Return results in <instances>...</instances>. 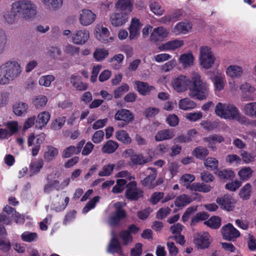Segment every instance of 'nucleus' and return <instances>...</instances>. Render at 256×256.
Listing matches in <instances>:
<instances>
[{
  "label": "nucleus",
  "instance_id": "1",
  "mask_svg": "<svg viewBox=\"0 0 256 256\" xmlns=\"http://www.w3.org/2000/svg\"><path fill=\"white\" fill-rule=\"evenodd\" d=\"M172 86L174 90L178 92H182L189 89V96L198 100H206L209 92L208 84L203 82L200 76L198 74H194L192 80L185 76L180 75L172 82Z\"/></svg>",
  "mask_w": 256,
  "mask_h": 256
},
{
  "label": "nucleus",
  "instance_id": "2",
  "mask_svg": "<svg viewBox=\"0 0 256 256\" xmlns=\"http://www.w3.org/2000/svg\"><path fill=\"white\" fill-rule=\"evenodd\" d=\"M216 114L221 118L236 120L242 124H244L246 118L244 116L241 117L238 108L232 104H224L218 102L215 108Z\"/></svg>",
  "mask_w": 256,
  "mask_h": 256
},
{
  "label": "nucleus",
  "instance_id": "3",
  "mask_svg": "<svg viewBox=\"0 0 256 256\" xmlns=\"http://www.w3.org/2000/svg\"><path fill=\"white\" fill-rule=\"evenodd\" d=\"M12 10L16 12L20 18L29 20L36 16L37 8L31 0H18L12 4Z\"/></svg>",
  "mask_w": 256,
  "mask_h": 256
},
{
  "label": "nucleus",
  "instance_id": "4",
  "mask_svg": "<svg viewBox=\"0 0 256 256\" xmlns=\"http://www.w3.org/2000/svg\"><path fill=\"white\" fill-rule=\"evenodd\" d=\"M21 72L19 64L15 61H8L0 66V84H6L18 76Z\"/></svg>",
  "mask_w": 256,
  "mask_h": 256
},
{
  "label": "nucleus",
  "instance_id": "5",
  "mask_svg": "<svg viewBox=\"0 0 256 256\" xmlns=\"http://www.w3.org/2000/svg\"><path fill=\"white\" fill-rule=\"evenodd\" d=\"M2 210V212L0 214V223L6 225L10 224L12 219H14L16 224L24 222V219L20 213L16 212L14 208L6 205ZM6 234V232L4 226L0 224V235Z\"/></svg>",
  "mask_w": 256,
  "mask_h": 256
},
{
  "label": "nucleus",
  "instance_id": "6",
  "mask_svg": "<svg viewBox=\"0 0 256 256\" xmlns=\"http://www.w3.org/2000/svg\"><path fill=\"white\" fill-rule=\"evenodd\" d=\"M114 118L116 120L120 122L118 124V127L124 128L134 120V116L130 110L122 108L116 112Z\"/></svg>",
  "mask_w": 256,
  "mask_h": 256
},
{
  "label": "nucleus",
  "instance_id": "7",
  "mask_svg": "<svg viewBox=\"0 0 256 256\" xmlns=\"http://www.w3.org/2000/svg\"><path fill=\"white\" fill-rule=\"evenodd\" d=\"M215 58L208 46L202 47L200 49V62L205 68H210L214 64Z\"/></svg>",
  "mask_w": 256,
  "mask_h": 256
},
{
  "label": "nucleus",
  "instance_id": "8",
  "mask_svg": "<svg viewBox=\"0 0 256 256\" xmlns=\"http://www.w3.org/2000/svg\"><path fill=\"white\" fill-rule=\"evenodd\" d=\"M143 194V190L137 188L136 182L132 181L126 184L125 196L128 200L136 201L142 198Z\"/></svg>",
  "mask_w": 256,
  "mask_h": 256
},
{
  "label": "nucleus",
  "instance_id": "9",
  "mask_svg": "<svg viewBox=\"0 0 256 256\" xmlns=\"http://www.w3.org/2000/svg\"><path fill=\"white\" fill-rule=\"evenodd\" d=\"M216 202L222 209L227 211L232 210L236 203V200L233 196L228 194L218 198Z\"/></svg>",
  "mask_w": 256,
  "mask_h": 256
},
{
  "label": "nucleus",
  "instance_id": "10",
  "mask_svg": "<svg viewBox=\"0 0 256 256\" xmlns=\"http://www.w3.org/2000/svg\"><path fill=\"white\" fill-rule=\"evenodd\" d=\"M146 177L141 180V184L149 188H153L156 186L154 184L157 176V170L154 168L148 167L144 172Z\"/></svg>",
  "mask_w": 256,
  "mask_h": 256
},
{
  "label": "nucleus",
  "instance_id": "11",
  "mask_svg": "<svg viewBox=\"0 0 256 256\" xmlns=\"http://www.w3.org/2000/svg\"><path fill=\"white\" fill-rule=\"evenodd\" d=\"M221 232L224 239L227 240H234L240 236V232L230 223L223 226Z\"/></svg>",
  "mask_w": 256,
  "mask_h": 256
},
{
  "label": "nucleus",
  "instance_id": "12",
  "mask_svg": "<svg viewBox=\"0 0 256 256\" xmlns=\"http://www.w3.org/2000/svg\"><path fill=\"white\" fill-rule=\"evenodd\" d=\"M96 18V14L90 10L84 9L80 14V22L84 26L90 25L94 22Z\"/></svg>",
  "mask_w": 256,
  "mask_h": 256
},
{
  "label": "nucleus",
  "instance_id": "13",
  "mask_svg": "<svg viewBox=\"0 0 256 256\" xmlns=\"http://www.w3.org/2000/svg\"><path fill=\"white\" fill-rule=\"evenodd\" d=\"M209 238L210 234L208 233L200 232L196 235L194 238V244L198 248H207L210 244Z\"/></svg>",
  "mask_w": 256,
  "mask_h": 256
},
{
  "label": "nucleus",
  "instance_id": "14",
  "mask_svg": "<svg viewBox=\"0 0 256 256\" xmlns=\"http://www.w3.org/2000/svg\"><path fill=\"white\" fill-rule=\"evenodd\" d=\"M141 26L138 19L135 18L132 19L130 25L128 28L129 38L130 40L137 39L140 34Z\"/></svg>",
  "mask_w": 256,
  "mask_h": 256
},
{
  "label": "nucleus",
  "instance_id": "15",
  "mask_svg": "<svg viewBox=\"0 0 256 256\" xmlns=\"http://www.w3.org/2000/svg\"><path fill=\"white\" fill-rule=\"evenodd\" d=\"M90 36L88 31L79 30L76 32L72 36L73 42L78 44H82L86 42Z\"/></svg>",
  "mask_w": 256,
  "mask_h": 256
},
{
  "label": "nucleus",
  "instance_id": "16",
  "mask_svg": "<svg viewBox=\"0 0 256 256\" xmlns=\"http://www.w3.org/2000/svg\"><path fill=\"white\" fill-rule=\"evenodd\" d=\"M168 31L162 26H158L154 29L150 36L151 41L156 42L167 36Z\"/></svg>",
  "mask_w": 256,
  "mask_h": 256
},
{
  "label": "nucleus",
  "instance_id": "17",
  "mask_svg": "<svg viewBox=\"0 0 256 256\" xmlns=\"http://www.w3.org/2000/svg\"><path fill=\"white\" fill-rule=\"evenodd\" d=\"M116 7L118 10L128 14L133 9L132 0H118Z\"/></svg>",
  "mask_w": 256,
  "mask_h": 256
},
{
  "label": "nucleus",
  "instance_id": "18",
  "mask_svg": "<svg viewBox=\"0 0 256 256\" xmlns=\"http://www.w3.org/2000/svg\"><path fill=\"white\" fill-rule=\"evenodd\" d=\"M112 24L115 26L122 25L128 20V16L126 12H120L115 13L111 16Z\"/></svg>",
  "mask_w": 256,
  "mask_h": 256
},
{
  "label": "nucleus",
  "instance_id": "19",
  "mask_svg": "<svg viewBox=\"0 0 256 256\" xmlns=\"http://www.w3.org/2000/svg\"><path fill=\"white\" fill-rule=\"evenodd\" d=\"M82 78L80 76L72 74L70 76V82L74 88L76 90L84 91L88 88V84L86 82H83Z\"/></svg>",
  "mask_w": 256,
  "mask_h": 256
},
{
  "label": "nucleus",
  "instance_id": "20",
  "mask_svg": "<svg viewBox=\"0 0 256 256\" xmlns=\"http://www.w3.org/2000/svg\"><path fill=\"white\" fill-rule=\"evenodd\" d=\"M28 109V104L22 102H16L12 106L13 112L18 116H24L27 114Z\"/></svg>",
  "mask_w": 256,
  "mask_h": 256
},
{
  "label": "nucleus",
  "instance_id": "21",
  "mask_svg": "<svg viewBox=\"0 0 256 256\" xmlns=\"http://www.w3.org/2000/svg\"><path fill=\"white\" fill-rule=\"evenodd\" d=\"M218 178L224 182L227 180H232L234 178L236 174L232 170L227 168L222 170H218L214 172Z\"/></svg>",
  "mask_w": 256,
  "mask_h": 256
},
{
  "label": "nucleus",
  "instance_id": "22",
  "mask_svg": "<svg viewBox=\"0 0 256 256\" xmlns=\"http://www.w3.org/2000/svg\"><path fill=\"white\" fill-rule=\"evenodd\" d=\"M174 136V132L172 129H166L158 131L154 136L155 140L161 142L170 140Z\"/></svg>",
  "mask_w": 256,
  "mask_h": 256
},
{
  "label": "nucleus",
  "instance_id": "23",
  "mask_svg": "<svg viewBox=\"0 0 256 256\" xmlns=\"http://www.w3.org/2000/svg\"><path fill=\"white\" fill-rule=\"evenodd\" d=\"M2 16L4 24L8 25L14 24L18 18H20L16 12L12 10V6L10 10H6L3 12Z\"/></svg>",
  "mask_w": 256,
  "mask_h": 256
},
{
  "label": "nucleus",
  "instance_id": "24",
  "mask_svg": "<svg viewBox=\"0 0 256 256\" xmlns=\"http://www.w3.org/2000/svg\"><path fill=\"white\" fill-rule=\"evenodd\" d=\"M50 114L48 112H43L40 113L36 120V127L38 129L44 128L50 120Z\"/></svg>",
  "mask_w": 256,
  "mask_h": 256
},
{
  "label": "nucleus",
  "instance_id": "25",
  "mask_svg": "<svg viewBox=\"0 0 256 256\" xmlns=\"http://www.w3.org/2000/svg\"><path fill=\"white\" fill-rule=\"evenodd\" d=\"M108 248L112 253H116L120 255L122 254L121 244L115 234H114V236L110 240Z\"/></svg>",
  "mask_w": 256,
  "mask_h": 256
},
{
  "label": "nucleus",
  "instance_id": "26",
  "mask_svg": "<svg viewBox=\"0 0 256 256\" xmlns=\"http://www.w3.org/2000/svg\"><path fill=\"white\" fill-rule=\"evenodd\" d=\"M135 84L138 92L143 96L148 94L152 90L154 89V86L148 85L146 82L138 80L136 81Z\"/></svg>",
  "mask_w": 256,
  "mask_h": 256
},
{
  "label": "nucleus",
  "instance_id": "27",
  "mask_svg": "<svg viewBox=\"0 0 256 256\" xmlns=\"http://www.w3.org/2000/svg\"><path fill=\"white\" fill-rule=\"evenodd\" d=\"M118 146L119 144L117 142L112 140H108L102 146V152L104 154H112L116 152Z\"/></svg>",
  "mask_w": 256,
  "mask_h": 256
},
{
  "label": "nucleus",
  "instance_id": "28",
  "mask_svg": "<svg viewBox=\"0 0 256 256\" xmlns=\"http://www.w3.org/2000/svg\"><path fill=\"white\" fill-rule=\"evenodd\" d=\"M192 28V24L187 22H179L174 28V32L176 34H186Z\"/></svg>",
  "mask_w": 256,
  "mask_h": 256
},
{
  "label": "nucleus",
  "instance_id": "29",
  "mask_svg": "<svg viewBox=\"0 0 256 256\" xmlns=\"http://www.w3.org/2000/svg\"><path fill=\"white\" fill-rule=\"evenodd\" d=\"M179 108L184 110H188L194 108L196 104L190 98H184L180 100L178 102Z\"/></svg>",
  "mask_w": 256,
  "mask_h": 256
},
{
  "label": "nucleus",
  "instance_id": "30",
  "mask_svg": "<svg viewBox=\"0 0 256 256\" xmlns=\"http://www.w3.org/2000/svg\"><path fill=\"white\" fill-rule=\"evenodd\" d=\"M194 58L192 53L184 54L180 58V62L186 68L192 66L194 64Z\"/></svg>",
  "mask_w": 256,
  "mask_h": 256
},
{
  "label": "nucleus",
  "instance_id": "31",
  "mask_svg": "<svg viewBox=\"0 0 256 256\" xmlns=\"http://www.w3.org/2000/svg\"><path fill=\"white\" fill-rule=\"evenodd\" d=\"M228 76L232 78H238L242 73V68L238 66L234 65L229 66L226 70Z\"/></svg>",
  "mask_w": 256,
  "mask_h": 256
},
{
  "label": "nucleus",
  "instance_id": "32",
  "mask_svg": "<svg viewBox=\"0 0 256 256\" xmlns=\"http://www.w3.org/2000/svg\"><path fill=\"white\" fill-rule=\"evenodd\" d=\"M222 220L218 216H212L209 220L204 222V224L212 229H218L221 226Z\"/></svg>",
  "mask_w": 256,
  "mask_h": 256
},
{
  "label": "nucleus",
  "instance_id": "33",
  "mask_svg": "<svg viewBox=\"0 0 256 256\" xmlns=\"http://www.w3.org/2000/svg\"><path fill=\"white\" fill-rule=\"evenodd\" d=\"M252 170L250 167H243L238 172V176L242 181H247L252 176Z\"/></svg>",
  "mask_w": 256,
  "mask_h": 256
},
{
  "label": "nucleus",
  "instance_id": "34",
  "mask_svg": "<svg viewBox=\"0 0 256 256\" xmlns=\"http://www.w3.org/2000/svg\"><path fill=\"white\" fill-rule=\"evenodd\" d=\"M58 148L51 146H48L44 154V158L46 160L51 161L58 156Z\"/></svg>",
  "mask_w": 256,
  "mask_h": 256
},
{
  "label": "nucleus",
  "instance_id": "35",
  "mask_svg": "<svg viewBox=\"0 0 256 256\" xmlns=\"http://www.w3.org/2000/svg\"><path fill=\"white\" fill-rule=\"evenodd\" d=\"M44 139L45 134H41L37 136L36 137H35L32 134L28 138V146L30 147V146H33V144H36L40 146L41 144L43 142Z\"/></svg>",
  "mask_w": 256,
  "mask_h": 256
},
{
  "label": "nucleus",
  "instance_id": "36",
  "mask_svg": "<svg viewBox=\"0 0 256 256\" xmlns=\"http://www.w3.org/2000/svg\"><path fill=\"white\" fill-rule=\"evenodd\" d=\"M244 112L249 117L256 118V102H251L245 104Z\"/></svg>",
  "mask_w": 256,
  "mask_h": 256
},
{
  "label": "nucleus",
  "instance_id": "37",
  "mask_svg": "<svg viewBox=\"0 0 256 256\" xmlns=\"http://www.w3.org/2000/svg\"><path fill=\"white\" fill-rule=\"evenodd\" d=\"M188 187L190 188V190H191L202 192H208L211 190V187L210 186L204 183L194 182L191 186H189Z\"/></svg>",
  "mask_w": 256,
  "mask_h": 256
},
{
  "label": "nucleus",
  "instance_id": "38",
  "mask_svg": "<svg viewBox=\"0 0 256 256\" xmlns=\"http://www.w3.org/2000/svg\"><path fill=\"white\" fill-rule=\"evenodd\" d=\"M116 139L124 144H130L132 142V139L128 134L124 130H120L116 132Z\"/></svg>",
  "mask_w": 256,
  "mask_h": 256
},
{
  "label": "nucleus",
  "instance_id": "39",
  "mask_svg": "<svg viewBox=\"0 0 256 256\" xmlns=\"http://www.w3.org/2000/svg\"><path fill=\"white\" fill-rule=\"evenodd\" d=\"M54 189L58 191L62 190L60 182L56 180H51L46 184L44 186V191L46 194H49Z\"/></svg>",
  "mask_w": 256,
  "mask_h": 256
},
{
  "label": "nucleus",
  "instance_id": "40",
  "mask_svg": "<svg viewBox=\"0 0 256 256\" xmlns=\"http://www.w3.org/2000/svg\"><path fill=\"white\" fill-rule=\"evenodd\" d=\"M252 189L251 184L250 183L246 184L240 190V198L244 200H249L251 196Z\"/></svg>",
  "mask_w": 256,
  "mask_h": 256
},
{
  "label": "nucleus",
  "instance_id": "41",
  "mask_svg": "<svg viewBox=\"0 0 256 256\" xmlns=\"http://www.w3.org/2000/svg\"><path fill=\"white\" fill-rule=\"evenodd\" d=\"M192 202L191 198H190L186 194H184L178 196L175 202V206L177 207L180 208L186 206Z\"/></svg>",
  "mask_w": 256,
  "mask_h": 256
},
{
  "label": "nucleus",
  "instance_id": "42",
  "mask_svg": "<svg viewBox=\"0 0 256 256\" xmlns=\"http://www.w3.org/2000/svg\"><path fill=\"white\" fill-rule=\"evenodd\" d=\"M204 165L208 170L217 171L218 170V162L214 158L209 157L206 160Z\"/></svg>",
  "mask_w": 256,
  "mask_h": 256
},
{
  "label": "nucleus",
  "instance_id": "43",
  "mask_svg": "<svg viewBox=\"0 0 256 256\" xmlns=\"http://www.w3.org/2000/svg\"><path fill=\"white\" fill-rule=\"evenodd\" d=\"M208 154V150L202 146L196 147L192 152V155L200 160L204 159Z\"/></svg>",
  "mask_w": 256,
  "mask_h": 256
},
{
  "label": "nucleus",
  "instance_id": "44",
  "mask_svg": "<svg viewBox=\"0 0 256 256\" xmlns=\"http://www.w3.org/2000/svg\"><path fill=\"white\" fill-rule=\"evenodd\" d=\"M184 44L182 40H175L166 42L164 44V48L167 50H174L180 48Z\"/></svg>",
  "mask_w": 256,
  "mask_h": 256
},
{
  "label": "nucleus",
  "instance_id": "45",
  "mask_svg": "<svg viewBox=\"0 0 256 256\" xmlns=\"http://www.w3.org/2000/svg\"><path fill=\"white\" fill-rule=\"evenodd\" d=\"M43 162L42 160L32 161L30 165V176L38 174L43 166Z\"/></svg>",
  "mask_w": 256,
  "mask_h": 256
},
{
  "label": "nucleus",
  "instance_id": "46",
  "mask_svg": "<svg viewBox=\"0 0 256 256\" xmlns=\"http://www.w3.org/2000/svg\"><path fill=\"white\" fill-rule=\"evenodd\" d=\"M224 76L218 74L214 76V83L216 90L220 91L224 86Z\"/></svg>",
  "mask_w": 256,
  "mask_h": 256
},
{
  "label": "nucleus",
  "instance_id": "47",
  "mask_svg": "<svg viewBox=\"0 0 256 256\" xmlns=\"http://www.w3.org/2000/svg\"><path fill=\"white\" fill-rule=\"evenodd\" d=\"M209 217V214L208 212H198L196 216L192 218L190 226H194L198 222L200 221L205 220Z\"/></svg>",
  "mask_w": 256,
  "mask_h": 256
},
{
  "label": "nucleus",
  "instance_id": "48",
  "mask_svg": "<svg viewBox=\"0 0 256 256\" xmlns=\"http://www.w3.org/2000/svg\"><path fill=\"white\" fill-rule=\"evenodd\" d=\"M195 177L192 174H184L182 176L180 181V183L185 186L186 188L190 190L189 186H191V182L194 181Z\"/></svg>",
  "mask_w": 256,
  "mask_h": 256
},
{
  "label": "nucleus",
  "instance_id": "49",
  "mask_svg": "<svg viewBox=\"0 0 256 256\" xmlns=\"http://www.w3.org/2000/svg\"><path fill=\"white\" fill-rule=\"evenodd\" d=\"M118 236L122 240L123 244L124 246H127L129 242L132 241V236L130 234V232L126 230L120 232L118 234Z\"/></svg>",
  "mask_w": 256,
  "mask_h": 256
},
{
  "label": "nucleus",
  "instance_id": "50",
  "mask_svg": "<svg viewBox=\"0 0 256 256\" xmlns=\"http://www.w3.org/2000/svg\"><path fill=\"white\" fill-rule=\"evenodd\" d=\"M129 86L126 83H122L121 86L117 88L114 92L115 98H120L126 92L129 90Z\"/></svg>",
  "mask_w": 256,
  "mask_h": 256
},
{
  "label": "nucleus",
  "instance_id": "51",
  "mask_svg": "<svg viewBox=\"0 0 256 256\" xmlns=\"http://www.w3.org/2000/svg\"><path fill=\"white\" fill-rule=\"evenodd\" d=\"M130 161L134 164L142 165L148 162L150 160L148 158H144L142 154H136L135 156H132Z\"/></svg>",
  "mask_w": 256,
  "mask_h": 256
},
{
  "label": "nucleus",
  "instance_id": "52",
  "mask_svg": "<svg viewBox=\"0 0 256 256\" xmlns=\"http://www.w3.org/2000/svg\"><path fill=\"white\" fill-rule=\"evenodd\" d=\"M48 102L47 98L44 96H39L33 100V104L37 109L46 106Z\"/></svg>",
  "mask_w": 256,
  "mask_h": 256
},
{
  "label": "nucleus",
  "instance_id": "53",
  "mask_svg": "<svg viewBox=\"0 0 256 256\" xmlns=\"http://www.w3.org/2000/svg\"><path fill=\"white\" fill-rule=\"evenodd\" d=\"M21 238L24 242H30L37 239L38 234L34 232H25L22 234Z\"/></svg>",
  "mask_w": 256,
  "mask_h": 256
},
{
  "label": "nucleus",
  "instance_id": "54",
  "mask_svg": "<svg viewBox=\"0 0 256 256\" xmlns=\"http://www.w3.org/2000/svg\"><path fill=\"white\" fill-rule=\"evenodd\" d=\"M99 32L96 30V36L97 38L100 41L107 40V38L110 35V32L108 30L106 27H102L101 29H99Z\"/></svg>",
  "mask_w": 256,
  "mask_h": 256
},
{
  "label": "nucleus",
  "instance_id": "55",
  "mask_svg": "<svg viewBox=\"0 0 256 256\" xmlns=\"http://www.w3.org/2000/svg\"><path fill=\"white\" fill-rule=\"evenodd\" d=\"M194 132V133H196V131L194 129L190 130L188 132V136H184V135H180L175 138L174 139V142H180V143H185L191 141L192 139L190 138V135L192 134V132Z\"/></svg>",
  "mask_w": 256,
  "mask_h": 256
},
{
  "label": "nucleus",
  "instance_id": "56",
  "mask_svg": "<svg viewBox=\"0 0 256 256\" xmlns=\"http://www.w3.org/2000/svg\"><path fill=\"white\" fill-rule=\"evenodd\" d=\"M66 122V117L62 116L55 119L52 123L51 128L52 129L58 130H60L64 125Z\"/></svg>",
  "mask_w": 256,
  "mask_h": 256
},
{
  "label": "nucleus",
  "instance_id": "57",
  "mask_svg": "<svg viewBox=\"0 0 256 256\" xmlns=\"http://www.w3.org/2000/svg\"><path fill=\"white\" fill-rule=\"evenodd\" d=\"M100 200L99 196H95L92 200H90L85 206L82 209V212L84 213H87L90 210L94 208L96 204Z\"/></svg>",
  "mask_w": 256,
  "mask_h": 256
},
{
  "label": "nucleus",
  "instance_id": "58",
  "mask_svg": "<svg viewBox=\"0 0 256 256\" xmlns=\"http://www.w3.org/2000/svg\"><path fill=\"white\" fill-rule=\"evenodd\" d=\"M201 126L207 130H212L214 129L217 128L219 126V122L218 121H202L200 123Z\"/></svg>",
  "mask_w": 256,
  "mask_h": 256
},
{
  "label": "nucleus",
  "instance_id": "59",
  "mask_svg": "<svg viewBox=\"0 0 256 256\" xmlns=\"http://www.w3.org/2000/svg\"><path fill=\"white\" fill-rule=\"evenodd\" d=\"M108 55V51L104 48L96 49L94 53V57L98 61L104 59Z\"/></svg>",
  "mask_w": 256,
  "mask_h": 256
},
{
  "label": "nucleus",
  "instance_id": "60",
  "mask_svg": "<svg viewBox=\"0 0 256 256\" xmlns=\"http://www.w3.org/2000/svg\"><path fill=\"white\" fill-rule=\"evenodd\" d=\"M114 167V164H107L104 166L102 170L100 171L98 173L100 176H109L112 173Z\"/></svg>",
  "mask_w": 256,
  "mask_h": 256
},
{
  "label": "nucleus",
  "instance_id": "61",
  "mask_svg": "<svg viewBox=\"0 0 256 256\" xmlns=\"http://www.w3.org/2000/svg\"><path fill=\"white\" fill-rule=\"evenodd\" d=\"M45 5H46L49 8L56 9L62 5V0H42Z\"/></svg>",
  "mask_w": 256,
  "mask_h": 256
},
{
  "label": "nucleus",
  "instance_id": "62",
  "mask_svg": "<svg viewBox=\"0 0 256 256\" xmlns=\"http://www.w3.org/2000/svg\"><path fill=\"white\" fill-rule=\"evenodd\" d=\"M54 80V77L52 75H47L42 76L39 80V84L41 86L46 87L49 86L52 82Z\"/></svg>",
  "mask_w": 256,
  "mask_h": 256
},
{
  "label": "nucleus",
  "instance_id": "63",
  "mask_svg": "<svg viewBox=\"0 0 256 256\" xmlns=\"http://www.w3.org/2000/svg\"><path fill=\"white\" fill-rule=\"evenodd\" d=\"M242 185V182L236 180L227 183L225 186V188L231 192H234L237 190Z\"/></svg>",
  "mask_w": 256,
  "mask_h": 256
},
{
  "label": "nucleus",
  "instance_id": "64",
  "mask_svg": "<svg viewBox=\"0 0 256 256\" xmlns=\"http://www.w3.org/2000/svg\"><path fill=\"white\" fill-rule=\"evenodd\" d=\"M164 196V193L162 192H154L150 199V202L156 205L158 202L162 200Z\"/></svg>",
  "mask_w": 256,
  "mask_h": 256
}]
</instances>
